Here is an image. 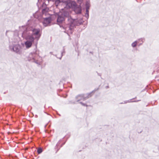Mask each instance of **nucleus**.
Wrapping results in <instances>:
<instances>
[{
	"mask_svg": "<svg viewBox=\"0 0 159 159\" xmlns=\"http://www.w3.org/2000/svg\"><path fill=\"white\" fill-rule=\"evenodd\" d=\"M57 23L60 27L65 30L64 31L68 35L72 33L73 29L75 25H78L83 22L82 19H73L70 13L67 11L62 10V12L58 15Z\"/></svg>",
	"mask_w": 159,
	"mask_h": 159,
	"instance_id": "1",
	"label": "nucleus"
},
{
	"mask_svg": "<svg viewBox=\"0 0 159 159\" xmlns=\"http://www.w3.org/2000/svg\"><path fill=\"white\" fill-rule=\"evenodd\" d=\"M22 27L24 30L22 33L29 35V36L34 37L33 35L35 36V39H37V40L40 38L41 34L40 33V30L39 28L30 25L23 26Z\"/></svg>",
	"mask_w": 159,
	"mask_h": 159,
	"instance_id": "2",
	"label": "nucleus"
},
{
	"mask_svg": "<svg viewBox=\"0 0 159 159\" xmlns=\"http://www.w3.org/2000/svg\"><path fill=\"white\" fill-rule=\"evenodd\" d=\"M28 60L39 65H40L42 62V58L39 56L38 52L36 50L29 54Z\"/></svg>",
	"mask_w": 159,
	"mask_h": 159,
	"instance_id": "3",
	"label": "nucleus"
},
{
	"mask_svg": "<svg viewBox=\"0 0 159 159\" xmlns=\"http://www.w3.org/2000/svg\"><path fill=\"white\" fill-rule=\"evenodd\" d=\"M39 12H37L33 14L34 18L38 19L39 20L42 22L43 25L46 26L49 24L51 22V18L50 17L45 18H42L41 15H39Z\"/></svg>",
	"mask_w": 159,
	"mask_h": 159,
	"instance_id": "4",
	"label": "nucleus"
},
{
	"mask_svg": "<svg viewBox=\"0 0 159 159\" xmlns=\"http://www.w3.org/2000/svg\"><path fill=\"white\" fill-rule=\"evenodd\" d=\"M22 36L23 39L26 40V41L25 43V44L26 48H30L32 46V43L35 40L34 38L29 36L23 33H22Z\"/></svg>",
	"mask_w": 159,
	"mask_h": 159,
	"instance_id": "5",
	"label": "nucleus"
},
{
	"mask_svg": "<svg viewBox=\"0 0 159 159\" xmlns=\"http://www.w3.org/2000/svg\"><path fill=\"white\" fill-rule=\"evenodd\" d=\"M9 49L16 53L20 54L22 53V50L21 46L19 44H14L9 46Z\"/></svg>",
	"mask_w": 159,
	"mask_h": 159,
	"instance_id": "6",
	"label": "nucleus"
},
{
	"mask_svg": "<svg viewBox=\"0 0 159 159\" xmlns=\"http://www.w3.org/2000/svg\"><path fill=\"white\" fill-rule=\"evenodd\" d=\"M91 93L87 94H80L76 96L75 98L77 102H79L80 100H85L89 97L91 96Z\"/></svg>",
	"mask_w": 159,
	"mask_h": 159,
	"instance_id": "7",
	"label": "nucleus"
},
{
	"mask_svg": "<svg viewBox=\"0 0 159 159\" xmlns=\"http://www.w3.org/2000/svg\"><path fill=\"white\" fill-rule=\"evenodd\" d=\"M90 5L89 1H86L85 3L86 13L85 15V16L87 19H88L89 17V9L90 7Z\"/></svg>",
	"mask_w": 159,
	"mask_h": 159,
	"instance_id": "8",
	"label": "nucleus"
},
{
	"mask_svg": "<svg viewBox=\"0 0 159 159\" xmlns=\"http://www.w3.org/2000/svg\"><path fill=\"white\" fill-rule=\"evenodd\" d=\"M143 39H143L142 38H141V39H138V40L135 41L134 42V43H132V46L133 47H135L137 45V43H139L140 41H141L142 42V43H139V45H141L143 42Z\"/></svg>",
	"mask_w": 159,
	"mask_h": 159,
	"instance_id": "9",
	"label": "nucleus"
},
{
	"mask_svg": "<svg viewBox=\"0 0 159 159\" xmlns=\"http://www.w3.org/2000/svg\"><path fill=\"white\" fill-rule=\"evenodd\" d=\"M81 8L80 6H75L74 7V11L76 14H80L81 12Z\"/></svg>",
	"mask_w": 159,
	"mask_h": 159,
	"instance_id": "10",
	"label": "nucleus"
},
{
	"mask_svg": "<svg viewBox=\"0 0 159 159\" xmlns=\"http://www.w3.org/2000/svg\"><path fill=\"white\" fill-rule=\"evenodd\" d=\"M65 1L64 0H55V5L56 7H57L62 3L65 2Z\"/></svg>",
	"mask_w": 159,
	"mask_h": 159,
	"instance_id": "11",
	"label": "nucleus"
},
{
	"mask_svg": "<svg viewBox=\"0 0 159 159\" xmlns=\"http://www.w3.org/2000/svg\"><path fill=\"white\" fill-rule=\"evenodd\" d=\"M42 152V149L41 148H39L37 149V152L38 154H40Z\"/></svg>",
	"mask_w": 159,
	"mask_h": 159,
	"instance_id": "12",
	"label": "nucleus"
},
{
	"mask_svg": "<svg viewBox=\"0 0 159 159\" xmlns=\"http://www.w3.org/2000/svg\"><path fill=\"white\" fill-rule=\"evenodd\" d=\"M65 50L63 48V51L61 53V56L59 58L60 59H61L62 56L64 55V54H65Z\"/></svg>",
	"mask_w": 159,
	"mask_h": 159,
	"instance_id": "13",
	"label": "nucleus"
},
{
	"mask_svg": "<svg viewBox=\"0 0 159 159\" xmlns=\"http://www.w3.org/2000/svg\"><path fill=\"white\" fill-rule=\"evenodd\" d=\"M77 1L80 4H81L83 0H77Z\"/></svg>",
	"mask_w": 159,
	"mask_h": 159,
	"instance_id": "14",
	"label": "nucleus"
},
{
	"mask_svg": "<svg viewBox=\"0 0 159 159\" xmlns=\"http://www.w3.org/2000/svg\"><path fill=\"white\" fill-rule=\"evenodd\" d=\"M80 103L83 106H87V105L86 104L84 103H82V102H80Z\"/></svg>",
	"mask_w": 159,
	"mask_h": 159,
	"instance_id": "15",
	"label": "nucleus"
},
{
	"mask_svg": "<svg viewBox=\"0 0 159 159\" xmlns=\"http://www.w3.org/2000/svg\"><path fill=\"white\" fill-rule=\"evenodd\" d=\"M45 10H46V9H43V11H42L43 13L45 12Z\"/></svg>",
	"mask_w": 159,
	"mask_h": 159,
	"instance_id": "16",
	"label": "nucleus"
},
{
	"mask_svg": "<svg viewBox=\"0 0 159 159\" xmlns=\"http://www.w3.org/2000/svg\"><path fill=\"white\" fill-rule=\"evenodd\" d=\"M140 100H138L137 101H132V102H138V101H140Z\"/></svg>",
	"mask_w": 159,
	"mask_h": 159,
	"instance_id": "17",
	"label": "nucleus"
},
{
	"mask_svg": "<svg viewBox=\"0 0 159 159\" xmlns=\"http://www.w3.org/2000/svg\"><path fill=\"white\" fill-rule=\"evenodd\" d=\"M52 52H50V54H52Z\"/></svg>",
	"mask_w": 159,
	"mask_h": 159,
	"instance_id": "18",
	"label": "nucleus"
},
{
	"mask_svg": "<svg viewBox=\"0 0 159 159\" xmlns=\"http://www.w3.org/2000/svg\"><path fill=\"white\" fill-rule=\"evenodd\" d=\"M58 143H57V144L56 146H57L58 145Z\"/></svg>",
	"mask_w": 159,
	"mask_h": 159,
	"instance_id": "19",
	"label": "nucleus"
},
{
	"mask_svg": "<svg viewBox=\"0 0 159 159\" xmlns=\"http://www.w3.org/2000/svg\"><path fill=\"white\" fill-rule=\"evenodd\" d=\"M128 101V102H130V101L129 100Z\"/></svg>",
	"mask_w": 159,
	"mask_h": 159,
	"instance_id": "20",
	"label": "nucleus"
},
{
	"mask_svg": "<svg viewBox=\"0 0 159 159\" xmlns=\"http://www.w3.org/2000/svg\"><path fill=\"white\" fill-rule=\"evenodd\" d=\"M40 0H38V2H40Z\"/></svg>",
	"mask_w": 159,
	"mask_h": 159,
	"instance_id": "21",
	"label": "nucleus"
},
{
	"mask_svg": "<svg viewBox=\"0 0 159 159\" xmlns=\"http://www.w3.org/2000/svg\"><path fill=\"white\" fill-rule=\"evenodd\" d=\"M127 102H125V103H126Z\"/></svg>",
	"mask_w": 159,
	"mask_h": 159,
	"instance_id": "22",
	"label": "nucleus"
},
{
	"mask_svg": "<svg viewBox=\"0 0 159 159\" xmlns=\"http://www.w3.org/2000/svg\"><path fill=\"white\" fill-rule=\"evenodd\" d=\"M38 3H38V2L37 3V4L38 5Z\"/></svg>",
	"mask_w": 159,
	"mask_h": 159,
	"instance_id": "23",
	"label": "nucleus"
},
{
	"mask_svg": "<svg viewBox=\"0 0 159 159\" xmlns=\"http://www.w3.org/2000/svg\"><path fill=\"white\" fill-rule=\"evenodd\" d=\"M106 87L107 88H108V86H107V87Z\"/></svg>",
	"mask_w": 159,
	"mask_h": 159,
	"instance_id": "24",
	"label": "nucleus"
},
{
	"mask_svg": "<svg viewBox=\"0 0 159 159\" xmlns=\"http://www.w3.org/2000/svg\"><path fill=\"white\" fill-rule=\"evenodd\" d=\"M95 91L94 90V91ZM93 92V91L92 92Z\"/></svg>",
	"mask_w": 159,
	"mask_h": 159,
	"instance_id": "25",
	"label": "nucleus"
}]
</instances>
